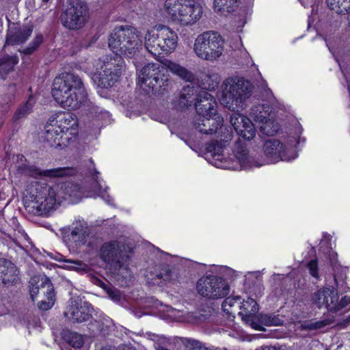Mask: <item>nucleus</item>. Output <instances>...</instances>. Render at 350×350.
<instances>
[{
  "label": "nucleus",
  "instance_id": "1",
  "mask_svg": "<svg viewBox=\"0 0 350 350\" xmlns=\"http://www.w3.org/2000/svg\"><path fill=\"white\" fill-rule=\"evenodd\" d=\"M177 33L167 25L157 24L143 31L131 26L116 28L109 38L108 44L116 53L99 59L94 71L90 68L86 72L93 83L100 88L112 87L120 78L124 66L121 55L133 57L144 46L154 57L169 55L178 46Z\"/></svg>",
  "mask_w": 350,
  "mask_h": 350
},
{
  "label": "nucleus",
  "instance_id": "8",
  "mask_svg": "<svg viewBox=\"0 0 350 350\" xmlns=\"http://www.w3.org/2000/svg\"><path fill=\"white\" fill-rule=\"evenodd\" d=\"M252 92V85L247 80L239 77H230L224 80L217 92L221 104L225 107L239 111L243 107L245 101Z\"/></svg>",
  "mask_w": 350,
  "mask_h": 350
},
{
  "label": "nucleus",
  "instance_id": "35",
  "mask_svg": "<svg viewBox=\"0 0 350 350\" xmlns=\"http://www.w3.org/2000/svg\"><path fill=\"white\" fill-rule=\"evenodd\" d=\"M328 324H329V321L325 320L317 321L315 323L305 322L303 324H301V326L304 329H316L321 328Z\"/></svg>",
  "mask_w": 350,
  "mask_h": 350
},
{
  "label": "nucleus",
  "instance_id": "23",
  "mask_svg": "<svg viewBox=\"0 0 350 350\" xmlns=\"http://www.w3.org/2000/svg\"><path fill=\"white\" fill-rule=\"evenodd\" d=\"M75 170L70 167H58L46 170H40L39 169L31 170L30 175L34 177H49L58 178L73 175Z\"/></svg>",
  "mask_w": 350,
  "mask_h": 350
},
{
  "label": "nucleus",
  "instance_id": "42",
  "mask_svg": "<svg viewBox=\"0 0 350 350\" xmlns=\"http://www.w3.org/2000/svg\"><path fill=\"white\" fill-rule=\"evenodd\" d=\"M349 15V17H348V21H349V25L350 26V12L348 13Z\"/></svg>",
  "mask_w": 350,
  "mask_h": 350
},
{
  "label": "nucleus",
  "instance_id": "31",
  "mask_svg": "<svg viewBox=\"0 0 350 350\" xmlns=\"http://www.w3.org/2000/svg\"><path fill=\"white\" fill-rule=\"evenodd\" d=\"M220 81V77L217 73L205 75L202 79L203 88L213 90L217 86Z\"/></svg>",
  "mask_w": 350,
  "mask_h": 350
},
{
  "label": "nucleus",
  "instance_id": "41",
  "mask_svg": "<svg viewBox=\"0 0 350 350\" xmlns=\"http://www.w3.org/2000/svg\"><path fill=\"white\" fill-rule=\"evenodd\" d=\"M310 25H311V19L309 18V20H308V27H310Z\"/></svg>",
  "mask_w": 350,
  "mask_h": 350
},
{
  "label": "nucleus",
  "instance_id": "29",
  "mask_svg": "<svg viewBox=\"0 0 350 350\" xmlns=\"http://www.w3.org/2000/svg\"><path fill=\"white\" fill-rule=\"evenodd\" d=\"M18 59L15 56H10L0 60V76L3 78L4 75L12 70L17 64Z\"/></svg>",
  "mask_w": 350,
  "mask_h": 350
},
{
  "label": "nucleus",
  "instance_id": "34",
  "mask_svg": "<svg viewBox=\"0 0 350 350\" xmlns=\"http://www.w3.org/2000/svg\"><path fill=\"white\" fill-rule=\"evenodd\" d=\"M68 342L73 347L80 348L83 344V337L77 333H70L66 336Z\"/></svg>",
  "mask_w": 350,
  "mask_h": 350
},
{
  "label": "nucleus",
  "instance_id": "14",
  "mask_svg": "<svg viewBox=\"0 0 350 350\" xmlns=\"http://www.w3.org/2000/svg\"><path fill=\"white\" fill-rule=\"evenodd\" d=\"M29 293L31 298L35 301L38 293L43 294L46 299L38 304V307L44 310L50 309L55 303L53 286L50 280L45 275H35L29 281Z\"/></svg>",
  "mask_w": 350,
  "mask_h": 350
},
{
  "label": "nucleus",
  "instance_id": "38",
  "mask_svg": "<svg viewBox=\"0 0 350 350\" xmlns=\"http://www.w3.org/2000/svg\"><path fill=\"white\" fill-rule=\"evenodd\" d=\"M307 267L309 270L310 274L312 277H314L315 278H319L318 264H317V261L316 260H312L310 261L308 263Z\"/></svg>",
  "mask_w": 350,
  "mask_h": 350
},
{
  "label": "nucleus",
  "instance_id": "3",
  "mask_svg": "<svg viewBox=\"0 0 350 350\" xmlns=\"http://www.w3.org/2000/svg\"><path fill=\"white\" fill-rule=\"evenodd\" d=\"M99 172L94 170L93 180L90 185V191L85 193L77 185L72 183L51 187L46 184L36 183L29 188L28 196L25 202L26 206L35 214L42 215L55 209L60 202L68 198L72 200L83 197L101 198L108 204H113V199L107 193V187L102 190L103 180L99 178Z\"/></svg>",
  "mask_w": 350,
  "mask_h": 350
},
{
  "label": "nucleus",
  "instance_id": "10",
  "mask_svg": "<svg viewBox=\"0 0 350 350\" xmlns=\"http://www.w3.org/2000/svg\"><path fill=\"white\" fill-rule=\"evenodd\" d=\"M298 140L290 137L282 142L278 139L267 140L264 145L267 161L265 163H274L280 161H290L297 157L296 146Z\"/></svg>",
  "mask_w": 350,
  "mask_h": 350
},
{
  "label": "nucleus",
  "instance_id": "27",
  "mask_svg": "<svg viewBox=\"0 0 350 350\" xmlns=\"http://www.w3.org/2000/svg\"><path fill=\"white\" fill-rule=\"evenodd\" d=\"M55 259L59 262H62L63 265L61 267L66 269L79 271L80 270L84 269L85 268V265L81 262L66 259L63 257L62 255L59 254L56 255Z\"/></svg>",
  "mask_w": 350,
  "mask_h": 350
},
{
  "label": "nucleus",
  "instance_id": "33",
  "mask_svg": "<svg viewBox=\"0 0 350 350\" xmlns=\"http://www.w3.org/2000/svg\"><path fill=\"white\" fill-rule=\"evenodd\" d=\"M158 278L162 280L167 284H174L178 280V274L169 269H165L161 272L158 275Z\"/></svg>",
  "mask_w": 350,
  "mask_h": 350
},
{
  "label": "nucleus",
  "instance_id": "40",
  "mask_svg": "<svg viewBox=\"0 0 350 350\" xmlns=\"http://www.w3.org/2000/svg\"><path fill=\"white\" fill-rule=\"evenodd\" d=\"M325 42H326V43H327V47L329 48V50L330 51H332V49H331V48H330V46H329V44L327 42V39H325Z\"/></svg>",
  "mask_w": 350,
  "mask_h": 350
},
{
  "label": "nucleus",
  "instance_id": "28",
  "mask_svg": "<svg viewBox=\"0 0 350 350\" xmlns=\"http://www.w3.org/2000/svg\"><path fill=\"white\" fill-rule=\"evenodd\" d=\"M34 103V98L33 96H29L26 103L18 108L14 113L13 117L14 120L17 121L25 118L29 113L31 112Z\"/></svg>",
  "mask_w": 350,
  "mask_h": 350
},
{
  "label": "nucleus",
  "instance_id": "16",
  "mask_svg": "<svg viewBox=\"0 0 350 350\" xmlns=\"http://www.w3.org/2000/svg\"><path fill=\"white\" fill-rule=\"evenodd\" d=\"M88 18L86 5L77 2L62 14L61 21L62 25L68 29H78L84 26Z\"/></svg>",
  "mask_w": 350,
  "mask_h": 350
},
{
  "label": "nucleus",
  "instance_id": "15",
  "mask_svg": "<svg viewBox=\"0 0 350 350\" xmlns=\"http://www.w3.org/2000/svg\"><path fill=\"white\" fill-rule=\"evenodd\" d=\"M130 248L119 241L104 243L99 250V257L107 264L120 265L129 257Z\"/></svg>",
  "mask_w": 350,
  "mask_h": 350
},
{
  "label": "nucleus",
  "instance_id": "4",
  "mask_svg": "<svg viewBox=\"0 0 350 350\" xmlns=\"http://www.w3.org/2000/svg\"><path fill=\"white\" fill-rule=\"evenodd\" d=\"M168 71L185 81H189L193 79L192 74L185 68L170 60H166L162 64L150 63L145 65L139 74V85L146 92L157 90L158 88L165 90L169 83Z\"/></svg>",
  "mask_w": 350,
  "mask_h": 350
},
{
  "label": "nucleus",
  "instance_id": "22",
  "mask_svg": "<svg viewBox=\"0 0 350 350\" xmlns=\"http://www.w3.org/2000/svg\"><path fill=\"white\" fill-rule=\"evenodd\" d=\"M18 280V271L16 267L10 261L0 258V282L12 284Z\"/></svg>",
  "mask_w": 350,
  "mask_h": 350
},
{
  "label": "nucleus",
  "instance_id": "12",
  "mask_svg": "<svg viewBox=\"0 0 350 350\" xmlns=\"http://www.w3.org/2000/svg\"><path fill=\"white\" fill-rule=\"evenodd\" d=\"M313 303L318 307H324L332 312H337L350 304V297L339 299L338 291L334 287L318 290L313 295Z\"/></svg>",
  "mask_w": 350,
  "mask_h": 350
},
{
  "label": "nucleus",
  "instance_id": "7",
  "mask_svg": "<svg viewBox=\"0 0 350 350\" xmlns=\"http://www.w3.org/2000/svg\"><path fill=\"white\" fill-rule=\"evenodd\" d=\"M162 11L168 23L189 26L201 18L203 8L196 0H165Z\"/></svg>",
  "mask_w": 350,
  "mask_h": 350
},
{
  "label": "nucleus",
  "instance_id": "30",
  "mask_svg": "<svg viewBox=\"0 0 350 350\" xmlns=\"http://www.w3.org/2000/svg\"><path fill=\"white\" fill-rule=\"evenodd\" d=\"M329 257L330 260V263L333 267L334 270V281L336 284L338 286L340 280H343L344 278L342 276H340L338 273L339 269H341L342 272L346 273L347 271V267H342L340 265L337 263V254L334 251H330L329 254Z\"/></svg>",
  "mask_w": 350,
  "mask_h": 350
},
{
  "label": "nucleus",
  "instance_id": "26",
  "mask_svg": "<svg viewBox=\"0 0 350 350\" xmlns=\"http://www.w3.org/2000/svg\"><path fill=\"white\" fill-rule=\"evenodd\" d=\"M327 5L338 14L350 13V0H326Z\"/></svg>",
  "mask_w": 350,
  "mask_h": 350
},
{
  "label": "nucleus",
  "instance_id": "37",
  "mask_svg": "<svg viewBox=\"0 0 350 350\" xmlns=\"http://www.w3.org/2000/svg\"><path fill=\"white\" fill-rule=\"evenodd\" d=\"M42 41L41 36H37L29 47L24 50L25 54L32 53Z\"/></svg>",
  "mask_w": 350,
  "mask_h": 350
},
{
  "label": "nucleus",
  "instance_id": "13",
  "mask_svg": "<svg viewBox=\"0 0 350 350\" xmlns=\"http://www.w3.org/2000/svg\"><path fill=\"white\" fill-rule=\"evenodd\" d=\"M196 290L204 297L218 299L226 296L230 292V287L221 278L208 275L198 280Z\"/></svg>",
  "mask_w": 350,
  "mask_h": 350
},
{
  "label": "nucleus",
  "instance_id": "2",
  "mask_svg": "<svg viewBox=\"0 0 350 350\" xmlns=\"http://www.w3.org/2000/svg\"><path fill=\"white\" fill-rule=\"evenodd\" d=\"M196 108L198 116V122L196 129L200 133L206 135L215 134L220 138L208 144L204 152L205 159L218 168L228 170H248L264 165L249 154L247 149L242 145H235L232 152L228 157H224L223 153L227 143L231 139L228 130L222 126L223 118L217 113V103L212 95L207 92L199 94Z\"/></svg>",
  "mask_w": 350,
  "mask_h": 350
},
{
  "label": "nucleus",
  "instance_id": "18",
  "mask_svg": "<svg viewBox=\"0 0 350 350\" xmlns=\"http://www.w3.org/2000/svg\"><path fill=\"white\" fill-rule=\"evenodd\" d=\"M91 306L81 299L72 300L66 308L64 314L72 322H83L87 321L91 315Z\"/></svg>",
  "mask_w": 350,
  "mask_h": 350
},
{
  "label": "nucleus",
  "instance_id": "6",
  "mask_svg": "<svg viewBox=\"0 0 350 350\" xmlns=\"http://www.w3.org/2000/svg\"><path fill=\"white\" fill-rule=\"evenodd\" d=\"M78 133L77 116L69 112H61L46 126L44 137L51 146L64 148L75 139Z\"/></svg>",
  "mask_w": 350,
  "mask_h": 350
},
{
  "label": "nucleus",
  "instance_id": "21",
  "mask_svg": "<svg viewBox=\"0 0 350 350\" xmlns=\"http://www.w3.org/2000/svg\"><path fill=\"white\" fill-rule=\"evenodd\" d=\"M31 27H20L14 24L9 27L7 38V45H18L24 43L31 36Z\"/></svg>",
  "mask_w": 350,
  "mask_h": 350
},
{
  "label": "nucleus",
  "instance_id": "20",
  "mask_svg": "<svg viewBox=\"0 0 350 350\" xmlns=\"http://www.w3.org/2000/svg\"><path fill=\"white\" fill-rule=\"evenodd\" d=\"M230 122L237 133L243 139L249 141L255 137L256 129L248 118L234 113L230 118Z\"/></svg>",
  "mask_w": 350,
  "mask_h": 350
},
{
  "label": "nucleus",
  "instance_id": "39",
  "mask_svg": "<svg viewBox=\"0 0 350 350\" xmlns=\"http://www.w3.org/2000/svg\"><path fill=\"white\" fill-rule=\"evenodd\" d=\"M172 312L174 313V314H172V316L177 319L178 321H185V319H180V316L179 314H176V311L175 310H172ZM180 312H177V313H179Z\"/></svg>",
  "mask_w": 350,
  "mask_h": 350
},
{
  "label": "nucleus",
  "instance_id": "11",
  "mask_svg": "<svg viewBox=\"0 0 350 350\" xmlns=\"http://www.w3.org/2000/svg\"><path fill=\"white\" fill-rule=\"evenodd\" d=\"M258 311V306L256 301L252 298H247L241 301L238 314L241 316L243 322L256 330H262V325L276 326L282 323V321L278 317L259 314Z\"/></svg>",
  "mask_w": 350,
  "mask_h": 350
},
{
  "label": "nucleus",
  "instance_id": "5",
  "mask_svg": "<svg viewBox=\"0 0 350 350\" xmlns=\"http://www.w3.org/2000/svg\"><path fill=\"white\" fill-rule=\"evenodd\" d=\"M51 94L63 108L76 110L85 104L87 92L81 79L72 73H65L54 79Z\"/></svg>",
  "mask_w": 350,
  "mask_h": 350
},
{
  "label": "nucleus",
  "instance_id": "19",
  "mask_svg": "<svg viewBox=\"0 0 350 350\" xmlns=\"http://www.w3.org/2000/svg\"><path fill=\"white\" fill-rule=\"evenodd\" d=\"M71 241L69 247L75 252L85 251L89 247V234L85 225L83 223H77L70 232Z\"/></svg>",
  "mask_w": 350,
  "mask_h": 350
},
{
  "label": "nucleus",
  "instance_id": "9",
  "mask_svg": "<svg viewBox=\"0 0 350 350\" xmlns=\"http://www.w3.org/2000/svg\"><path fill=\"white\" fill-rule=\"evenodd\" d=\"M225 42L217 31H207L198 35L193 44L196 55L203 60L215 62L224 52Z\"/></svg>",
  "mask_w": 350,
  "mask_h": 350
},
{
  "label": "nucleus",
  "instance_id": "43",
  "mask_svg": "<svg viewBox=\"0 0 350 350\" xmlns=\"http://www.w3.org/2000/svg\"><path fill=\"white\" fill-rule=\"evenodd\" d=\"M43 1H45V2H48V1H49L50 0H43Z\"/></svg>",
  "mask_w": 350,
  "mask_h": 350
},
{
  "label": "nucleus",
  "instance_id": "32",
  "mask_svg": "<svg viewBox=\"0 0 350 350\" xmlns=\"http://www.w3.org/2000/svg\"><path fill=\"white\" fill-rule=\"evenodd\" d=\"M193 97V88L187 87L184 89V92L181 94L179 98V106L180 108L191 105L195 100Z\"/></svg>",
  "mask_w": 350,
  "mask_h": 350
},
{
  "label": "nucleus",
  "instance_id": "25",
  "mask_svg": "<svg viewBox=\"0 0 350 350\" xmlns=\"http://www.w3.org/2000/svg\"><path fill=\"white\" fill-rule=\"evenodd\" d=\"M241 299L240 297H228L222 303L223 310L229 315L235 317L241 308Z\"/></svg>",
  "mask_w": 350,
  "mask_h": 350
},
{
  "label": "nucleus",
  "instance_id": "24",
  "mask_svg": "<svg viewBox=\"0 0 350 350\" xmlns=\"http://www.w3.org/2000/svg\"><path fill=\"white\" fill-rule=\"evenodd\" d=\"M240 0H214L213 8L221 15L233 12L239 5Z\"/></svg>",
  "mask_w": 350,
  "mask_h": 350
},
{
  "label": "nucleus",
  "instance_id": "17",
  "mask_svg": "<svg viewBox=\"0 0 350 350\" xmlns=\"http://www.w3.org/2000/svg\"><path fill=\"white\" fill-rule=\"evenodd\" d=\"M251 116L260 124V131L267 135H272L278 130V125L269 112V107L258 105L251 109Z\"/></svg>",
  "mask_w": 350,
  "mask_h": 350
},
{
  "label": "nucleus",
  "instance_id": "36",
  "mask_svg": "<svg viewBox=\"0 0 350 350\" xmlns=\"http://www.w3.org/2000/svg\"><path fill=\"white\" fill-rule=\"evenodd\" d=\"M187 348V350H212L195 340H189Z\"/></svg>",
  "mask_w": 350,
  "mask_h": 350
}]
</instances>
